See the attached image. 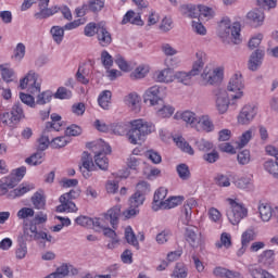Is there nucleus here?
<instances>
[{
	"label": "nucleus",
	"instance_id": "31",
	"mask_svg": "<svg viewBox=\"0 0 278 278\" xmlns=\"http://www.w3.org/2000/svg\"><path fill=\"white\" fill-rule=\"evenodd\" d=\"M174 142L176 143L177 148L181 149V151H184L185 153H188L189 155H194V149H192L190 143L187 142L184 137H174Z\"/></svg>",
	"mask_w": 278,
	"mask_h": 278
},
{
	"label": "nucleus",
	"instance_id": "30",
	"mask_svg": "<svg viewBox=\"0 0 278 278\" xmlns=\"http://www.w3.org/2000/svg\"><path fill=\"white\" fill-rule=\"evenodd\" d=\"M12 188H16V185L13 184L9 176L0 179V197H5V194L8 197L10 194L9 190H12Z\"/></svg>",
	"mask_w": 278,
	"mask_h": 278
},
{
	"label": "nucleus",
	"instance_id": "12",
	"mask_svg": "<svg viewBox=\"0 0 278 278\" xmlns=\"http://www.w3.org/2000/svg\"><path fill=\"white\" fill-rule=\"evenodd\" d=\"M229 105L233 104V96H231V100H229V94L227 91H218L216 99V108L219 114H225L229 110Z\"/></svg>",
	"mask_w": 278,
	"mask_h": 278
},
{
	"label": "nucleus",
	"instance_id": "21",
	"mask_svg": "<svg viewBox=\"0 0 278 278\" xmlns=\"http://www.w3.org/2000/svg\"><path fill=\"white\" fill-rule=\"evenodd\" d=\"M247 17L253 27H261V25H264V11H260L258 9L252 10L248 13Z\"/></svg>",
	"mask_w": 278,
	"mask_h": 278
},
{
	"label": "nucleus",
	"instance_id": "18",
	"mask_svg": "<svg viewBox=\"0 0 278 278\" xmlns=\"http://www.w3.org/2000/svg\"><path fill=\"white\" fill-rule=\"evenodd\" d=\"M31 190H34V185L23 182L8 193V199H21V197H25V194H27V192H31Z\"/></svg>",
	"mask_w": 278,
	"mask_h": 278
},
{
	"label": "nucleus",
	"instance_id": "6",
	"mask_svg": "<svg viewBox=\"0 0 278 278\" xmlns=\"http://www.w3.org/2000/svg\"><path fill=\"white\" fill-rule=\"evenodd\" d=\"M94 147L96 149H99V151H96L94 155V162L97 166L101 170H108L110 166V161L108 160L106 155H109V153H112V147H110V144L101 140L98 141Z\"/></svg>",
	"mask_w": 278,
	"mask_h": 278
},
{
	"label": "nucleus",
	"instance_id": "64",
	"mask_svg": "<svg viewBox=\"0 0 278 278\" xmlns=\"http://www.w3.org/2000/svg\"><path fill=\"white\" fill-rule=\"evenodd\" d=\"M146 157H148V160H151L153 164L162 163V155H160V153L155 152L154 150H148L146 152Z\"/></svg>",
	"mask_w": 278,
	"mask_h": 278
},
{
	"label": "nucleus",
	"instance_id": "16",
	"mask_svg": "<svg viewBox=\"0 0 278 278\" xmlns=\"http://www.w3.org/2000/svg\"><path fill=\"white\" fill-rule=\"evenodd\" d=\"M97 39L101 47H110L112 45V34L101 24H98Z\"/></svg>",
	"mask_w": 278,
	"mask_h": 278
},
{
	"label": "nucleus",
	"instance_id": "11",
	"mask_svg": "<svg viewBox=\"0 0 278 278\" xmlns=\"http://www.w3.org/2000/svg\"><path fill=\"white\" fill-rule=\"evenodd\" d=\"M38 7L39 12L35 13V18L38 21H42V18H49V16H53V14H58V12H60L59 5L49 8V0H40Z\"/></svg>",
	"mask_w": 278,
	"mask_h": 278
},
{
	"label": "nucleus",
	"instance_id": "22",
	"mask_svg": "<svg viewBox=\"0 0 278 278\" xmlns=\"http://www.w3.org/2000/svg\"><path fill=\"white\" fill-rule=\"evenodd\" d=\"M175 118H180L186 123L187 125H190L191 127H194L199 123V117H197V114L191 111H184L181 113L177 112L175 114Z\"/></svg>",
	"mask_w": 278,
	"mask_h": 278
},
{
	"label": "nucleus",
	"instance_id": "14",
	"mask_svg": "<svg viewBox=\"0 0 278 278\" xmlns=\"http://www.w3.org/2000/svg\"><path fill=\"white\" fill-rule=\"evenodd\" d=\"M225 70L223 67H217L213 71V73L207 72V68L204 70L202 74V79L204 84H208L210 86H214V84H218L220 79H223Z\"/></svg>",
	"mask_w": 278,
	"mask_h": 278
},
{
	"label": "nucleus",
	"instance_id": "61",
	"mask_svg": "<svg viewBox=\"0 0 278 278\" xmlns=\"http://www.w3.org/2000/svg\"><path fill=\"white\" fill-rule=\"evenodd\" d=\"M170 236H173L170 230H163V231L159 232L156 235L157 244H166V242H168V240H170Z\"/></svg>",
	"mask_w": 278,
	"mask_h": 278
},
{
	"label": "nucleus",
	"instance_id": "20",
	"mask_svg": "<svg viewBox=\"0 0 278 278\" xmlns=\"http://www.w3.org/2000/svg\"><path fill=\"white\" fill-rule=\"evenodd\" d=\"M62 129H66V124L62 122V116L53 113L51 122L46 124V131H62Z\"/></svg>",
	"mask_w": 278,
	"mask_h": 278
},
{
	"label": "nucleus",
	"instance_id": "9",
	"mask_svg": "<svg viewBox=\"0 0 278 278\" xmlns=\"http://www.w3.org/2000/svg\"><path fill=\"white\" fill-rule=\"evenodd\" d=\"M164 88L155 85L150 87L143 94L144 103H149V105H157L162 98L165 97Z\"/></svg>",
	"mask_w": 278,
	"mask_h": 278
},
{
	"label": "nucleus",
	"instance_id": "26",
	"mask_svg": "<svg viewBox=\"0 0 278 278\" xmlns=\"http://www.w3.org/2000/svg\"><path fill=\"white\" fill-rule=\"evenodd\" d=\"M98 104L102 110H110L112 108V91H102L98 97Z\"/></svg>",
	"mask_w": 278,
	"mask_h": 278
},
{
	"label": "nucleus",
	"instance_id": "40",
	"mask_svg": "<svg viewBox=\"0 0 278 278\" xmlns=\"http://www.w3.org/2000/svg\"><path fill=\"white\" fill-rule=\"evenodd\" d=\"M173 114H175V108L170 104H165L156 111V116H159V118H170Z\"/></svg>",
	"mask_w": 278,
	"mask_h": 278
},
{
	"label": "nucleus",
	"instance_id": "13",
	"mask_svg": "<svg viewBox=\"0 0 278 278\" xmlns=\"http://www.w3.org/2000/svg\"><path fill=\"white\" fill-rule=\"evenodd\" d=\"M94 162L92 161V155L88 152L83 153L81 157V166H80V172L85 179H88L92 175V170H94Z\"/></svg>",
	"mask_w": 278,
	"mask_h": 278
},
{
	"label": "nucleus",
	"instance_id": "50",
	"mask_svg": "<svg viewBox=\"0 0 278 278\" xmlns=\"http://www.w3.org/2000/svg\"><path fill=\"white\" fill-rule=\"evenodd\" d=\"M35 214H36V212L34 211V208H31V207H22L17 212V218L20 220H27V218H34Z\"/></svg>",
	"mask_w": 278,
	"mask_h": 278
},
{
	"label": "nucleus",
	"instance_id": "43",
	"mask_svg": "<svg viewBox=\"0 0 278 278\" xmlns=\"http://www.w3.org/2000/svg\"><path fill=\"white\" fill-rule=\"evenodd\" d=\"M45 161V152L39 151L33 154L30 157L26 159V164H29V166H38V164H42Z\"/></svg>",
	"mask_w": 278,
	"mask_h": 278
},
{
	"label": "nucleus",
	"instance_id": "2",
	"mask_svg": "<svg viewBox=\"0 0 278 278\" xmlns=\"http://www.w3.org/2000/svg\"><path fill=\"white\" fill-rule=\"evenodd\" d=\"M45 223H47V214L42 212L37 213L29 224L24 225V240H26V242H34V240H47V242H53L52 236L47 235L45 231H38L37 225H42Z\"/></svg>",
	"mask_w": 278,
	"mask_h": 278
},
{
	"label": "nucleus",
	"instance_id": "1",
	"mask_svg": "<svg viewBox=\"0 0 278 278\" xmlns=\"http://www.w3.org/2000/svg\"><path fill=\"white\" fill-rule=\"evenodd\" d=\"M112 131L116 136H125L126 134L130 144H138V142H142L146 136L155 131V125L151 122L139 118L130 121L129 125H127V123L113 124Z\"/></svg>",
	"mask_w": 278,
	"mask_h": 278
},
{
	"label": "nucleus",
	"instance_id": "57",
	"mask_svg": "<svg viewBox=\"0 0 278 278\" xmlns=\"http://www.w3.org/2000/svg\"><path fill=\"white\" fill-rule=\"evenodd\" d=\"M115 64L118 66V68H121V71H124V73H129L131 68L129 63L126 62L125 58L119 54L115 56Z\"/></svg>",
	"mask_w": 278,
	"mask_h": 278
},
{
	"label": "nucleus",
	"instance_id": "8",
	"mask_svg": "<svg viewBox=\"0 0 278 278\" xmlns=\"http://www.w3.org/2000/svg\"><path fill=\"white\" fill-rule=\"evenodd\" d=\"M20 88L27 90L29 94H39L40 92V79L38 74L29 72L23 79L20 80Z\"/></svg>",
	"mask_w": 278,
	"mask_h": 278
},
{
	"label": "nucleus",
	"instance_id": "41",
	"mask_svg": "<svg viewBox=\"0 0 278 278\" xmlns=\"http://www.w3.org/2000/svg\"><path fill=\"white\" fill-rule=\"evenodd\" d=\"M264 168L266 173H269V175H273V177L278 179V160H276V162L273 160L266 161L264 163Z\"/></svg>",
	"mask_w": 278,
	"mask_h": 278
},
{
	"label": "nucleus",
	"instance_id": "42",
	"mask_svg": "<svg viewBox=\"0 0 278 278\" xmlns=\"http://www.w3.org/2000/svg\"><path fill=\"white\" fill-rule=\"evenodd\" d=\"M198 125H200L203 131H206L207 134L214 129V123L207 115H203L200 119H198Z\"/></svg>",
	"mask_w": 278,
	"mask_h": 278
},
{
	"label": "nucleus",
	"instance_id": "35",
	"mask_svg": "<svg viewBox=\"0 0 278 278\" xmlns=\"http://www.w3.org/2000/svg\"><path fill=\"white\" fill-rule=\"evenodd\" d=\"M0 121L4 127H9L10 129H14L16 127V124L18 123L15 118L12 112H5L0 115Z\"/></svg>",
	"mask_w": 278,
	"mask_h": 278
},
{
	"label": "nucleus",
	"instance_id": "19",
	"mask_svg": "<svg viewBox=\"0 0 278 278\" xmlns=\"http://www.w3.org/2000/svg\"><path fill=\"white\" fill-rule=\"evenodd\" d=\"M127 23H130V25H138L139 27H142V25H144L141 13H136L134 10H129L123 16L122 25H127Z\"/></svg>",
	"mask_w": 278,
	"mask_h": 278
},
{
	"label": "nucleus",
	"instance_id": "37",
	"mask_svg": "<svg viewBox=\"0 0 278 278\" xmlns=\"http://www.w3.org/2000/svg\"><path fill=\"white\" fill-rule=\"evenodd\" d=\"M64 27L61 26L51 27L50 34L56 45H62V40H64Z\"/></svg>",
	"mask_w": 278,
	"mask_h": 278
},
{
	"label": "nucleus",
	"instance_id": "25",
	"mask_svg": "<svg viewBox=\"0 0 278 278\" xmlns=\"http://www.w3.org/2000/svg\"><path fill=\"white\" fill-rule=\"evenodd\" d=\"M124 102L131 110V112H135L136 114L140 112V98L137 93H129L125 97Z\"/></svg>",
	"mask_w": 278,
	"mask_h": 278
},
{
	"label": "nucleus",
	"instance_id": "53",
	"mask_svg": "<svg viewBox=\"0 0 278 278\" xmlns=\"http://www.w3.org/2000/svg\"><path fill=\"white\" fill-rule=\"evenodd\" d=\"M202 157L204 162H207V164H214L218 162L220 155L218 154V151L213 149L211 152H205Z\"/></svg>",
	"mask_w": 278,
	"mask_h": 278
},
{
	"label": "nucleus",
	"instance_id": "23",
	"mask_svg": "<svg viewBox=\"0 0 278 278\" xmlns=\"http://www.w3.org/2000/svg\"><path fill=\"white\" fill-rule=\"evenodd\" d=\"M118 216H121V206H114L104 214V219L111 223L113 229H117Z\"/></svg>",
	"mask_w": 278,
	"mask_h": 278
},
{
	"label": "nucleus",
	"instance_id": "54",
	"mask_svg": "<svg viewBox=\"0 0 278 278\" xmlns=\"http://www.w3.org/2000/svg\"><path fill=\"white\" fill-rule=\"evenodd\" d=\"M11 114L17 123H20L22 118H25V113L23 112V106H21V103H15L12 106Z\"/></svg>",
	"mask_w": 278,
	"mask_h": 278
},
{
	"label": "nucleus",
	"instance_id": "39",
	"mask_svg": "<svg viewBox=\"0 0 278 278\" xmlns=\"http://www.w3.org/2000/svg\"><path fill=\"white\" fill-rule=\"evenodd\" d=\"M53 99V92L50 90L42 91L41 93H38L36 104L37 105H47V103H51V100Z\"/></svg>",
	"mask_w": 278,
	"mask_h": 278
},
{
	"label": "nucleus",
	"instance_id": "59",
	"mask_svg": "<svg viewBox=\"0 0 278 278\" xmlns=\"http://www.w3.org/2000/svg\"><path fill=\"white\" fill-rule=\"evenodd\" d=\"M101 62L104 67L112 68V65L114 64V59L110 55V52H108V50L102 51Z\"/></svg>",
	"mask_w": 278,
	"mask_h": 278
},
{
	"label": "nucleus",
	"instance_id": "10",
	"mask_svg": "<svg viewBox=\"0 0 278 278\" xmlns=\"http://www.w3.org/2000/svg\"><path fill=\"white\" fill-rule=\"evenodd\" d=\"M255 116H257V105L248 104L242 108L237 121L239 125H250Z\"/></svg>",
	"mask_w": 278,
	"mask_h": 278
},
{
	"label": "nucleus",
	"instance_id": "44",
	"mask_svg": "<svg viewBox=\"0 0 278 278\" xmlns=\"http://www.w3.org/2000/svg\"><path fill=\"white\" fill-rule=\"evenodd\" d=\"M253 138V130H247L244 131L240 138L239 141L237 142V148L238 149H244L251 142V139Z\"/></svg>",
	"mask_w": 278,
	"mask_h": 278
},
{
	"label": "nucleus",
	"instance_id": "47",
	"mask_svg": "<svg viewBox=\"0 0 278 278\" xmlns=\"http://www.w3.org/2000/svg\"><path fill=\"white\" fill-rule=\"evenodd\" d=\"M253 240H255V230L253 229L245 230L241 236V244L243 247H249Z\"/></svg>",
	"mask_w": 278,
	"mask_h": 278
},
{
	"label": "nucleus",
	"instance_id": "32",
	"mask_svg": "<svg viewBox=\"0 0 278 278\" xmlns=\"http://www.w3.org/2000/svg\"><path fill=\"white\" fill-rule=\"evenodd\" d=\"M199 203L194 198H190L185 202L182 213L186 216L187 223L190 220V218H192V210H194V207H197Z\"/></svg>",
	"mask_w": 278,
	"mask_h": 278
},
{
	"label": "nucleus",
	"instance_id": "49",
	"mask_svg": "<svg viewBox=\"0 0 278 278\" xmlns=\"http://www.w3.org/2000/svg\"><path fill=\"white\" fill-rule=\"evenodd\" d=\"M173 277L175 278H186L188 277V268L184 263H177L173 271Z\"/></svg>",
	"mask_w": 278,
	"mask_h": 278
},
{
	"label": "nucleus",
	"instance_id": "60",
	"mask_svg": "<svg viewBox=\"0 0 278 278\" xmlns=\"http://www.w3.org/2000/svg\"><path fill=\"white\" fill-rule=\"evenodd\" d=\"M149 192H151V185L147 181H140L137 185V191L135 194H142V197H144L146 194H149Z\"/></svg>",
	"mask_w": 278,
	"mask_h": 278
},
{
	"label": "nucleus",
	"instance_id": "38",
	"mask_svg": "<svg viewBox=\"0 0 278 278\" xmlns=\"http://www.w3.org/2000/svg\"><path fill=\"white\" fill-rule=\"evenodd\" d=\"M125 238L128 244H131L132 247H136V249H139L140 243H138V238H136V233L134 232L131 226H127L125 228Z\"/></svg>",
	"mask_w": 278,
	"mask_h": 278
},
{
	"label": "nucleus",
	"instance_id": "24",
	"mask_svg": "<svg viewBox=\"0 0 278 278\" xmlns=\"http://www.w3.org/2000/svg\"><path fill=\"white\" fill-rule=\"evenodd\" d=\"M184 203V195L169 197L164 202L160 203V210H173Z\"/></svg>",
	"mask_w": 278,
	"mask_h": 278
},
{
	"label": "nucleus",
	"instance_id": "55",
	"mask_svg": "<svg viewBox=\"0 0 278 278\" xmlns=\"http://www.w3.org/2000/svg\"><path fill=\"white\" fill-rule=\"evenodd\" d=\"M20 99L22 101V103H24L25 105H28V108H36V99L34 98V96L29 94V93H20Z\"/></svg>",
	"mask_w": 278,
	"mask_h": 278
},
{
	"label": "nucleus",
	"instance_id": "28",
	"mask_svg": "<svg viewBox=\"0 0 278 278\" xmlns=\"http://www.w3.org/2000/svg\"><path fill=\"white\" fill-rule=\"evenodd\" d=\"M26 174H27V167L22 166L16 169H13L8 177L15 186H18V184L23 181V177H25Z\"/></svg>",
	"mask_w": 278,
	"mask_h": 278
},
{
	"label": "nucleus",
	"instance_id": "33",
	"mask_svg": "<svg viewBox=\"0 0 278 278\" xmlns=\"http://www.w3.org/2000/svg\"><path fill=\"white\" fill-rule=\"evenodd\" d=\"M185 240L193 249L199 247V242H200L199 235H197V231H194L192 228H186Z\"/></svg>",
	"mask_w": 278,
	"mask_h": 278
},
{
	"label": "nucleus",
	"instance_id": "45",
	"mask_svg": "<svg viewBox=\"0 0 278 278\" xmlns=\"http://www.w3.org/2000/svg\"><path fill=\"white\" fill-rule=\"evenodd\" d=\"M0 71H1L3 81H7V84H10V81H12V77H14V71L10 68V65L8 64L0 65Z\"/></svg>",
	"mask_w": 278,
	"mask_h": 278
},
{
	"label": "nucleus",
	"instance_id": "7",
	"mask_svg": "<svg viewBox=\"0 0 278 278\" xmlns=\"http://www.w3.org/2000/svg\"><path fill=\"white\" fill-rule=\"evenodd\" d=\"M229 92H235L232 94V105H238V101L244 96V83H242V74L240 72L233 74L228 84Z\"/></svg>",
	"mask_w": 278,
	"mask_h": 278
},
{
	"label": "nucleus",
	"instance_id": "52",
	"mask_svg": "<svg viewBox=\"0 0 278 278\" xmlns=\"http://www.w3.org/2000/svg\"><path fill=\"white\" fill-rule=\"evenodd\" d=\"M68 144V137H56L52 139L50 146L52 149H62Z\"/></svg>",
	"mask_w": 278,
	"mask_h": 278
},
{
	"label": "nucleus",
	"instance_id": "63",
	"mask_svg": "<svg viewBox=\"0 0 278 278\" xmlns=\"http://www.w3.org/2000/svg\"><path fill=\"white\" fill-rule=\"evenodd\" d=\"M75 223L78 224L80 227H87V229L92 228V218L88 217V216H78L75 219Z\"/></svg>",
	"mask_w": 278,
	"mask_h": 278
},
{
	"label": "nucleus",
	"instance_id": "17",
	"mask_svg": "<svg viewBox=\"0 0 278 278\" xmlns=\"http://www.w3.org/2000/svg\"><path fill=\"white\" fill-rule=\"evenodd\" d=\"M155 81L160 84H170L175 80V72L172 68L156 71L153 75Z\"/></svg>",
	"mask_w": 278,
	"mask_h": 278
},
{
	"label": "nucleus",
	"instance_id": "46",
	"mask_svg": "<svg viewBox=\"0 0 278 278\" xmlns=\"http://www.w3.org/2000/svg\"><path fill=\"white\" fill-rule=\"evenodd\" d=\"M167 195H168V189H166L164 187H160L154 192L153 201H154V203H159V208H160V204L164 203V200L166 199Z\"/></svg>",
	"mask_w": 278,
	"mask_h": 278
},
{
	"label": "nucleus",
	"instance_id": "34",
	"mask_svg": "<svg viewBox=\"0 0 278 278\" xmlns=\"http://www.w3.org/2000/svg\"><path fill=\"white\" fill-rule=\"evenodd\" d=\"M150 71L151 67L149 65L141 64L130 74V79H144Z\"/></svg>",
	"mask_w": 278,
	"mask_h": 278
},
{
	"label": "nucleus",
	"instance_id": "48",
	"mask_svg": "<svg viewBox=\"0 0 278 278\" xmlns=\"http://www.w3.org/2000/svg\"><path fill=\"white\" fill-rule=\"evenodd\" d=\"M176 170L182 181H188V179H190V167H188L186 164L182 163L177 165Z\"/></svg>",
	"mask_w": 278,
	"mask_h": 278
},
{
	"label": "nucleus",
	"instance_id": "3",
	"mask_svg": "<svg viewBox=\"0 0 278 278\" xmlns=\"http://www.w3.org/2000/svg\"><path fill=\"white\" fill-rule=\"evenodd\" d=\"M241 26L240 23L236 22L231 26V21L229 18H224L219 22L217 27V34L222 40H227L230 38L233 45H240L242 39L240 38Z\"/></svg>",
	"mask_w": 278,
	"mask_h": 278
},
{
	"label": "nucleus",
	"instance_id": "51",
	"mask_svg": "<svg viewBox=\"0 0 278 278\" xmlns=\"http://www.w3.org/2000/svg\"><path fill=\"white\" fill-rule=\"evenodd\" d=\"M54 99H71L73 97V91L68 90L66 87H59L56 92L53 94Z\"/></svg>",
	"mask_w": 278,
	"mask_h": 278
},
{
	"label": "nucleus",
	"instance_id": "27",
	"mask_svg": "<svg viewBox=\"0 0 278 278\" xmlns=\"http://www.w3.org/2000/svg\"><path fill=\"white\" fill-rule=\"evenodd\" d=\"M262 60H264V51L256 50L254 53H252L249 61L250 71H257L262 64Z\"/></svg>",
	"mask_w": 278,
	"mask_h": 278
},
{
	"label": "nucleus",
	"instance_id": "29",
	"mask_svg": "<svg viewBox=\"0 0 278 278\" xmlns=\"http://www.w3.org/2000/svg\"><path fill=\"white\" fill-rule=\"evenodd\" d=\"M249 274L251 275L252 278H275V276H273L266 269L257 267V265H250Z\"/></svg>",
	"mask_w": 278,
	"mask_h": 278
},
{
	"label": "nucleus",
	"instance_id": "5",
	"mask_svg": "<svg viewBox=\"0 0 278 278\" xmlns=\"http://www.w3.org/2000/svg\"><path fill=\"white\" fill-rule=\"evenodd\" d=\"M227 203L230 205V208L226 213L229 223H231V225H239V223L249 215V210L244 207V204L238 203L231 198L227 199Z\"/></svg>",
	"mask_w": 278,
	"mask_h": 278
},
{
	"label": "nucleus",
	"instance_id": "62",
	"mask_svg": "<svg viewBox=\"0 0 278 278\" xmlns=\"http://www.w3.org/2000/svg\"><path fill=\"white\" fill-rule=\"evenodd\" d=\"M144 203V197L140 193H135L129 200L130 207H139Z\"/></svg>",
	"mask_w": 278,
	"mask_h": 278
},
{
	"label": "nucleus",
	"instance_id": "4",
	"mask_svg": "<svg viewBox=\"0 0 278 278\" xmlns=\"http://www.w3.org/2000/svg\"><path fill=\"white\" fill-rule=\"evenodd\" d=\"M197 61L193 63L192 70L188 73L186 72H177L174 74V78L177 79L180 84H184L185 86H190L192 84V77L199 75L201 71H203V66H205V63L203 62L205 58V53L202 51H199L195 53Z\"/></svg>",
	"mask_w": 278,
	"mask_h": 278
},
{
	"label": "nucleus",
	"instance_id": "36",
	"mask_svg": "<svg viewBox=\"0 0 278 278\" xmlns=\"http://www.w3.org/2000/svg\"><path fill=\"white\" fill-rule=\"evenodd\" d=\"M87 8L89 12L99 14L105 8V0H88Z\"/></svg>",
	"mask_w": 278,
	"mask_h": 278
},
{
	"label": "nucleus",
	"instance_id": "58",
	"mask_svg": "<svg viewBox=\"0 0 278 278\" xmlns=\"http://www.w3.org/2000/svg\"><path fill=\"white\" fill-rule=\"evenodd\" d=\"M31 203L36 210H42V207H45V197L39 192H36L31 198Z\"/></svg>",
	"mask_w": 278,
	"mask_h": 278
},
{
	"label": "nucleus",
	"instance_id": "56",
	"mask_svg": "<svg viewBox=\"0 0 278 278\" xmlns=\"http://www.w3.org/2000/svg\"><path fill=\"white\" fill-rule=\"evenodd\" d=\"M80 25H86V18L85 17L74 20L73 22H70V23L65 24L63 27L66 31H71L73 29H77V27H80Z\"/></svg>",
	"mask_w": 278,
	"mask_h": 278
},
{
	"label": "nucleus",
	"instance_id": "15",
	"mask_svg": "<svg viewBox=\"0 0 278 278\" xmlns=\"http://www.w3.org/2000/svg\"><path fill=\"white\" fill-rule=\"evenodd\" d=\"M59 201L61 205L56 206V212L61 214L64 212H66L67 214L77 212V205L75 204V202H73V200H71V198H68L67 194H62L59 198Z\"/></svg>",
	"mask_w": 278,
	"mask_h": 278
}]
</instances>
